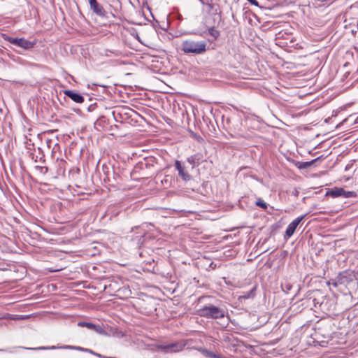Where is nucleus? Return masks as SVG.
Instances as JSON below:
<instances>
[{"label": "nucleus", "instance_id": "30", "mask_svg": "<svg viewBox=\"0 0 358 358\" xmlns=\"http://www.w3.org/2000/svg\"><path fill=\"white\" fill-rule=\"evenodd\" d=\"M210 1H212V0H210Z\"/></svg>", "mask_w": 358, "mask_h": 358}, {"label": "nucleus", "instance_id": "24", "mask_svg": "<svg viewBox=\"0 0 358 358\" xmlns=\"http://www.w3.org/2000/svg\"><path fill=\"white\" fill-rule=\"evenodd\" d=\"M61 348H74V347H71V346H69V345H65V346H63V347H61ZM75 349L80 350V351H85V348H81V347H76V348H75Z\"/></svg>", "mask_w": 358, "mask_h": 358}, {"label": "nucleus", "instance_id": "5", "mask_svg": "<svg viewBox=\"0 0 358 358\" xmlns=\"http://www.w3.org/2000/svg\"><path fill=\"white\" fill-rule=\"evenodd\" d=\"M145 226L142 225L139 227H136V235L131 238V241L137 245H142L145 239L148 238V234L145 229Z\"/></svg>", "mask_w": 358, "mask_h": 358}, {"label": "nucleus", "instance_id": "10", "mask_svg": "<svg viewBox=\"0 0 358 358\" xmlns=\"http://www.w3.org/2000/svg\"><path fill=\"white\" fill-rule=\"evenodd\" d=\"M64 93L66 96L70 98L76 103H80L84 101V97L80 94L77 93L74 91L66 90L64 92Z\"/></svg>", "mask_w": 358, "mask_h": 358}, {"label": "nucleus", "instance_id": "9", "mask_svg": "<svg viewBox=\"0 0 358 358\" xmlns=\"http://www.w3.org/2000/svg\"><path fill=\"white\" fill-rule=\"evenodd\" d=\"M90 9L97 15L103 17L106 15V10L101 5H100L96 0H89Z\"/></svg>", "mask_w": 358, "mask_h": 358}, {"label": "nucleus", "instance_id": "29", "mask_svg": "<svg viewBox=\"0 0 358 358\" xmlns=\"http://www.w3.org/2000/svg\"><path fill=\"white\" fill-rule=\"evenodd\" d=\"M103 358H110V357H103Z\"/></svg>", "mask_w": 358, "mask_h": 358}, {"label": "nucleus", "instance_id": "16", "mask_svg": "<svg viewBox=\"0 0 358 358\" xmlns=\"http://www.w3.org/2000/svg\"><path fill=\"white\" fill-rule=\"evenodd\" d=\"M113 116L116 122H122V112L119 109H115L112 112Z\"/></svg>", "mask_w": 358, "mask_h": 358}, {"label": "nucleus", "instance_id": "21", "mask_svg": "<svg viewBox=\"0 0 358 358\" xmlns=\"http://www.w3.org/2000/svg\"><path fill=\"white\" fill-rule=\"evenodd\" d=\"M92 329L94 330L96 332L99 333V334H103L104 331L103 329H102V327L99 325H95L94 324V327H93Z\"/></svg>", "mask_w": 358, "mask_h": 358}, {"label": "nucleus", "instance_id": "14", "mask_svg": "<svg viewBox=\"0 0 358 358\" xmlns=\"http://www.w3.org/2000/svg\"><path fill=\"white\" fill-rule=\"evenodd\" d=\"M201 352L205 357L209 358H225L224 357H222L220 355L215 354L213 352L208 350L206 349H202Z\"/></svg>", "mask_w": 358, "mask_h": 358}, {"label": "nucleus", "instance_id": "25", "mask_svg": "<svg viewBox=\"0 0 358 358\" xmlns=\"http://www.w3.org/2000/svg\"><path fill=\"white\" fill-rule=\"evenodd\" d=\"M201 3L208 5L211 7V3L210 0H207L206 1H204L203 0H199Z\"/></svg>", "mask_w": 358, "mask_h": 358}, {"label": "nucleus", "instance_id": "22", "mask_svg": "<svg viewBox=\"0 0 358 358\" xmlns=\"http://www.w3.org/2000/svg\"><path fill=\"white\" fill-rule=\"evenodd\" d=\"M57 348L55 346H50V347H39L36 348H29V350H53L56 349Z\"/></svg>", "mask_w": 358, "mask_h": 358}, {"label": "nucleus", "instance_id": "28", "mask_svg": "<svg viewBox=\"0 0 358 358\" xmlns=\"http://www.w3.org/2000/svg\"><path fill=\"white\" fill-rule=\"evenodd\" d=\"M25 317H27V316H21L20 319H24Z\"/></svg>", "mask_w": 358, "mask_h": 358}, {"label": "nucleus", "instance_id": "23", "mask_svg": "<svg viewBox=\"0 0 358 358\" xmlns=\"http://www.w3.org/2000/svg\"><path fill=\"white\" fill-rule=\"evenodd\" d=\"M292 285L290 284H285L282 285V290L285 292H288L292 289Z\"/></svg>", "mask_w": 358, "mask_h": 358}, {"label": "nucleus", "instance_id": "19", "mask_svg": "<svg viewBox=\"0 0 358 358\" xmlns=\"http://www.w3.org/2000/svg\"><path fill=\"white\" fill-rule=\"evenodd\" d=\"M78 326L81 327H87L90 329H92L93 327H94V324L87 322H78Z\"/></svg>", "mask_w": 358, "mask_h": 358}, {"label": "nucleus", "instance_id": "12", "mask_svg": "<svg viewBox=\"0 0 358 358\" xmlns=\"http://www.w3.org/2000/svg\"><path fill=\"white\" fill-rule=\"evenodd\" d=\"M256 287H252L250 291L243 293L242 295L238 296V299L240 301L243 300L253 299L255 296Z\"/></svg>", "mask_w": 358, "mask_h": 358}, {"label": "nucleus", "instance_id": "17", "mask_svg": "<svg viewBox=\"0 0 358 358\" xmlns=\"http://www.w3.org/2000/svg\"><path fill=\"white\" fill-rule=\"evenodd\" d=\"M315 160H313L311 162H298L297 166L300 169H306V168L309 167L313 164V162Z\"/></svg>", "mask_w": 358, "mask_h": 358}, {"label": "nucleus", "instance_id": "8", "mask_svg": "<svg viewBox=\"0 0 358 358\" xmlns=\"http://www.w3.org/2000/svg\"><path fill=\"white\" fill-rule=\"evenodd\" d=\"M349 281L350 280L347 275V272L345 271L340 273L336 278L331 280L329 284H331L334 287H337L340 285H347Z\"/></svg>", "mask_w": 358, "mask_h": 358}, {"label": "nucleus", "instance_id": "2", "mask_svg": "<svg viewBox=\"0 0 358 358\" xmlns=\"http://www.w3.org/2000/svg\"><path fill=\"white\" fill-rule=\"evenodd\" d=\"M206 41L186 40L182 43V50L186 54L201 55L206 51Z\"/></svg>", "mask_w": 358, "mask_h": 358}, {"label": "nucleus", "instance_id": "26", "mask_svg": "<svg viewBox=\"0 0 358 358\" xmlns=\"http://www.w3.org/2000/svg\"><path fill=\"white\" fill-rule=\"evenodd\" d=\"M94 355H95V356H96V357H98L99 358L106 357V356L101 355V354H99V353H96V352L94 353Z\"/></svg>", "mask_w": 358, "mask_h": 358}, {"label": "nucleus", "instance_id": "15", "mask_svg": "<svg viewBox=\"0 0 358 358\" xmlns=\"http://www.w3.org/2000/svg\"><path fill=\"white\" fill-rule=\"evenodd\" d=\"M357 194L355 192L353 191H345L343 188V192H341V197L343 198H350V197H357Z\"/></svg>", "mask_w": 358, "mask_h": 358}, {"label": "nucleus", "instance_id": "1", "mask_svg": "<svg viewBox=\"0 0 358 358\" xmlns=\"http://www.w3.org/2000/svg\"><path fill=\"white\" fill-rule=\"evenodd\" d=\"M199 302L203 303L196 310V314L202 317L210 320H219L225 317L227 310L222 302L212 296H202Z\"/></svg>", "mask_w": 358, "mask_h": 358}, {"label": "nucleus", "instance_id": "13", "mask_svg": "<svg viewBox=\"0 0 358 358\" xmlns=\"http://www.w3.org/2000/svg\"><path fill=\"white\" fill-rule=\"evenodd\" d=\"M341 192H343V188L334 187L327 191L326 196H329L332 198L341 197Z\"/></svg>", "mask_w": 358, "mask_h": 358}, {"label": "nucleus", "instance_id": "6", "mask_svg": "<svg viewBox=\"0 0 358 358\" xmlns=\"http://www.w3.org/2000/svg\"><path fill=\"white\" fill-rule=\"evenodd\" d=\"M306 215L299 216L288 224L285 231V236L287 238H290L294 234L298 225L306 217Z\"/></svg>", "mask_w": 358, "mask_h": 358}, {"label": "nucleus", "instance_id": "7", "mask_svg": "<svg viewBox=\"0 0 358 358\" xmlns=\"http://www.w3.org/2000/svg\"><path fill=\"white\" fill-rule=\"evenodd\" d=\"M175 169L178 172V176L181 178V179L184 181H189L192 179V176L189 174V173L186 171V168L181 162L176 160L174 164Z\"/></svg>", "mask_w": 358, "mask_h": 358}, {"label": "nucleus", "instance_id": "18", "mask_svg": "<svg viewBox=\"0 0 358 358\" xmlns=\"http://www.w3.org/2000/svg\"><path fill=\"white\" fill-rule=\"evenodd\" d=\"M208 34L214 38H217L220 36V32L214 27H210L208 29Z\"/></svg>", "mask_w": 358, "mask_h": 358}, {"label": "nucleus", "instance_id": "4", "mask_svg": "<svg viewBox=\"0 0 358 358\" xmlns=\"http://www.w3.org/2000/svg\"><path fill=\"white\" fill-rule=\"evenodd\" d=\"M184 347L185 344L178 342H175L166 345H160L158 346V349L165 353H170L182 351Z\"/></svg>", "mask_w": 358, "mask_h": 358}, {"label": "nucleus", "instance_id": "3", "mask_svg": "<svg viewBox=\"0 0 358 358\" xmlns=\"http://www.w3.org/2000/svg\"><path fill=\"white\" fill-rule=\"evenodd\" d=\"M3 38L5 41L15 45L16 47L22 48L24 50H28L33 48L34 45L36 44V42L35 41H30L27 40L24 37L17 38L3 35Z\"/></svg>", "mask_w": 358, "mask_h": 358}, {"label": "nucleus", "instance_id": "20", "mask_svg": "<svg viewBox=\"0 0 358 358\" xmlns=\"http://www.w3.org/2000/svg\"><path fill=\"white\" fill-rule=\"evenodd\" d=\"M256 205L262 209H266L268 205L266 202H264L262 199H258L256 201Z\"/></svg>", "mask_w": 358, "mask_h": 358}, {"label": "nucleus", "instance_id": "27", "mask_svg": "<svg viewBox=\"0 0 358 358\" xmlns=\"http://www.w3.org/2000/svg\"><path fill=\"white\" fill-rule=\"evenodd\" d=\"M85 352H88L92 355H94V353H95L94 352H93L92 350H90V349H85Z\"/></svg>", "mask_w": 358, "mask_h": 358}, {"label": "nucleus", "instance_id": "11", "mask_svg": "<svg viewBox=\"0 0 358 358\" xmlns=\"http://www.w3.org/2000/svg\"><path fill=\"white\" fill-rule=\"evenodd\" d=\"M202 155L196 153L194 155L189 157L187 159V162L192 166V169L199 166L202 161Z\"/></svg>", "mask_w": 358, "mask_h": 358}]
</instances>
